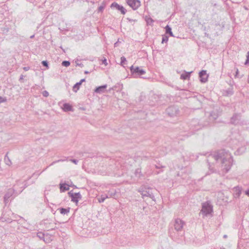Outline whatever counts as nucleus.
Returning <instances> with one entry per match:
<instances>
[{
	"label": "nucleus",
	"instance_id": "1",
	"mask_svg": "<svg viewBox=\"0 0 249 249\" xmlns=\"http://www.w3.org/2000/svg\"><path fill=\"white\" fill-rule=\"evenodd\" d=\"M213 160L218 166H221V170L224 173H227L232 165V159L231 154L224 149H222L210 154L207 161L210 165V161Z\"/></svg>",
	"mask_w": 249,
	"mask_h": 249
},
{
	"label": "nucleus",
	"instance_id": "2",
	"mask_svg": "<svg viewBox=\"0 0 249 249\" xmlns=\"http://www.w3.org/2000/svg\"><path fill=\"white\" fill-rule=\"evenodd\" d=\"M184 222L181 219L177 218L175 220L174 228H170L169 230V236L174 239L178 238L180 236L183 235V227Z\"/></svg>",
	"mask_w": 249,
	"mask_h": 249
},
{
	"label": "nucleus",
	"instance_id": "3",
	"mask_svg": "<svg viewBox=\"0 0 249 249\" xmlns=\"http://www.w3.org/2000/svg\"><path fill=\"white\" fill-rule=\"evenodd\" d=\"M26 186V182L25 181L22 180L17 181L13 186V189L15 191V196L20 194Z\"/></svg>",
	"mask_w": 249,
	"mask_h": 249
},
{
	"label": "nucleus",
	"instance_id": "4",
	"mask_svg": "<svg viewBox=\"0 0 249 249\" xmlns=\"http://www.w3.org/2000/svg\"><path fill=\"white\" fill-rule=\"evenodd\" d=\"M139 192L141 193L142 198L147 196L151 198L153 200L155 201V196L151 189L148 188L146 190L144 187H142L139 189Z\"/></svg>",
	"mask_w": 249,
	"mask_h": 249
},
{
	"label": "nucleus",
	"instance_id": "5",
	"mask_svg": "<svg viewBox=\"0 0 249 249\" xmlns=\"http://www.w3.org/2000/svg\"><path fill=\"white\" fill-rule=\"evenodd\" d=\"M130 70L134 77H137L138 76H140L145 73V71L143 69H140L139 67L134 68L133 66H132L130 68Z\"/></svg>",
	"mask_w": 249,
	"mask_h": 249
},
{
	"label": "nucleus",
	"instance_id": "6",
	"mask_svg": "<svg viewBox=\"0 0 249 249\" xmlns=\"http://www.w3.org/2000/svg\"><path fill=\"white\" fill-rule=\"evenodd\" d=\"M69 196L71 198V201L78 205V201L82 198V196L80 193H73L72 191L68 193Z\"/></svg>",
	"mask_w": 249,
	"mask_h": 249
},
{
	"label": "nucleus",
	"instance_id": "7",
	"mask_svg": "<svg viewBox=\"0 0 249 249\" xmlns=\"http://www.w3.org/2000/svg\"><path fill=\"white\" fill-rule=\"evenodd\" d=\"M213 212L212 206L208 203H204L202 204L201 212L205 215L210 214Z\"/></svg>",
	"mask_w": 249,
	"mask_h": 249
},
{
	"label": "nucleus",
	"instance_id": "8",
	"mask_svg": "<svg viewBox=\"0 0 249 249\" xmlns=\"http://www.w3.org/2000/svg\"><path fill=\"white\" fill-rule=\"evenodd\" d=\"M127 3L133 10L137 9L141 5L140 1L139 0H127Z\"/></svg>",
	"mask_w": 249,
	"mask_h": 249
},
{
	"label": "nucleus",
	"instance_id": "9",
	"mask_svg": "<svg viewBox=\"0 0 249 249\" xmlns=\"http://www.w3.org/2000/svg\"><path fill=\"white\" fill-rule=\"evenodd\" d=\"M166 111L170 116H173L178 113V110L176 107L172 106L167 108Z\"/></svg>",
	"mask_w": 249,
	"mask_h": 249
},
{
	"label": "nucleus",
	"instance_id": "10",
	"mask_svg": "<svg viewBox=\"0 0 249 249\" xmlns=\"http://www.w3.org/2000/svg\"><path fill=\"white\" fill-rule=\"evenodd\" d=\"M15 194V191L13 189H9L8 190V192L5 195L4 197V201L5 203H7L9 201V199L12 196Z\"/></svg>",
	"mask_w": 249,
	"mask_h": 249
},
{
	"label": "nucleus",
	"instance_id": "11",
	"mask_svg": "<svg viewBox=\"0 0 249 249\" xmlns=\"http://www.w3.org/2000/svg\"><path fill=\"white\" fill-rule=\"evenodd\" d=\"M111 8H115L118 10L120 11L122 14H125L126 13V10L124 8L116 2H113L111 5Z\"/></svg>",
	"mask_w": 249,
	"mask_h": 249
},
{
	"label": "nucleus",
	"instance_id": "12",
	"mask_svg": "<svg viewBox=\"0 0 249 249\" xmlns=\"http://www.w3.org/2000/svg\"><path fill=\"white\" fill-rule=\"evenodd\" d=\"M200 81L201 83H205L207 81L208 76L206 74V71L202 70L199 73Z\"/></svg>",
	"mask_w": 249,
	"mask_h": 249
},
{
	"label": "nucleus",
	"instance_id": "13",
	"mask_svg": "<svg viewBox=\"0 0 249 249\" xmlns=\"http://www.w3.org/2000/svg\"><path fill=\"white\" fill-rule=\"evenodd\" d=\"M241 116L239 114H235L231 118V122L234 124H237L239 123Z\"/></svg>",
	"mask_w": 249,
	"mask_h": 249
},
{
	"label": "nucleus",
	"instance_id": "14",
	"mask_svg": "<svg viewBox=\"0 0 249 249\" xmlns=\"http://www.w3.org/2000/svg\"><path fill=\"white\" fill-rule=\"evenodd\" d=\"M59 188L61 192H64L68 191L69 189V182L60 183L59 184Z\"/></svg>",
	"mask_w": 249,
	"mask_h": 249
},
{
	"label": "nucleus",
	"instance_id": "15",
	"mask_svg": "<svg viewBox=\"0 0 249 249\" xmlns=\"http://www.w3.org/2000/svg\"><path fill=\"white\" fill-rule=\"evenodd\" d=\"M107 87V85H102L99 86L94 89V92L97 93H104Z\"/></svg>",
	"mask_w": 249,
	"mask_h": 249
},
{
	"label": "nucleus",
	"instance_id": "16",
	"mask_svg": "<svg viewBox=\"0 0 249 249\" xmlns=\"http://www.w3.org/2000/svg\"><path fill=\"white\" fill-rule=\"evenodd\" d=\"M53 240V237L52 236L49 234L48 233H47L45 234V237L44 239V242L46 243H49Z\"/></svg>",
	"mask_w": 249,
	"mask_h": 249
},
{
	"label": "nucleus",
	"instance_id": "17",
	"mask_svg": "<svg viewBox=\"0 0 249 249\" xmlns=\"http://www.w3.org/2000/svg\"><path fill=\"white\" fill-rule=\"evenodd\" d=\"M60 213L62 214H67L69 213L70 211V208L68 207L67 208H60L58 209Z\"/></svg>",
	"mask_w": 249,
	"mask_h": 249
},
{
	"label": "nucleus",
	"instance_id": "18",
	"mask_svg": "<svg viewBox=\"0 0 249 249\" xmlns=\"http://www.w3.org/2000/svg\"><path fill=\"white\" fill-rule=\"evenodd\" d=\"M165 33L171 36H174L172 32L171 28L169 25H166L165 27Z\"/></svg>",
	"mask_w": 249,
	"mask_h": 249
},
{
	"label": "nucleus",
	"instance_id": "19",
	"mask_svg": "<svg viewBox=\"0 0 249 249\" xmlns=\"http://www.w3.org/2000/svg\"><path fill=\"white\" fill-rule=\"evenodd\" d=\"M72 109V107H71V106L68 104V103H65L64 105H63V109L64 110V111H71Z\"/></svg>",
	"mask_w": 249,
	"mask_h": 249
},
{
	"label": "nucleus",
	"instance_id": "20",
	"mask_svg": "<svg viewBox=\"0 0 249 249\" xmlns=\"http://www.w3.org/2000/svg\"><path fill=\"white\" fill-rule=\"evenodd\" d=\"M4 160L5 163L7 165L10 166L11 165L12 162H11V160H10L9 158L8 157V156H7V154L5 156Z\"/></svg>",
	"mask_w": 249,
	"mask_h": 249
},
{
	"label": "nucleus",
	"instance_id": "21",
	"mask_svg": "<svg viewBox=\"0 0 249 249\" xmlns=\"http://www.w3.org/2000/svg\"><path fill=\"white\" fill-rule=\"evenodd\" d=\"M192 72H186V73L185 74H182L181 75H180V78L182 79H186L190 77V73H191Z\"/></svg>",
	"mask_w": 249,
	"mask_h": 249
},
{
	"label": "nucleus",
	"instance_id": "22",
	"mask_svg": "<svg viewBox=\"0 0 249 249\" xmlns=\"http://www.w3.org/2000/svg\"><path fill=\"white\" fill-rule=\"evenodd\" d=\"M107 198V196L105 195H102L99 198H98V201L100 203L103 202Z\"/></svg>",
	"mask_w": 249,
	"mask_h": 249
},
{
	"label": "nucleus",
	"instance_id": "23",
	"mask_svg": "<svg viewBox=\"0 0 249 249\" xmlns=\"http://www.w3.org/2000/svg\"><path fill=\"white\" fill-rule=\"evenodd\" d=\"M115 195H116V192L115 191H108L107 194H106V195L107 196V198H110V197H114Z\"/></svg>",
	"mask_w": 249,
	"mask_h": 249
},
{
	"label": "nucleus",
	"instance_id": "24",
	"mask_svg": "<svg viewBox=\"0 0 249 249\" xmlns=\"http://www.w3.org/2000/svg\"><path fill=\"white\" fill-rule=\"evenodd\" d=\"M81 84L80 83H76L73 87V91L75 92H76L77 90L79 89L80 86Z\"/></svg>",
	"mask_w": 249,
	"mask_h": 249
},
{
	"label": "nucleus",
	"instance_id": "25",
	"mask_svg": "<svg viewBox=\"0 0 249 249\" xmlns=\"http://www.w3.org/2000/svg\"><path fill=\"white\" fill-rule=\"evenodd\" d=\"M37 236L41 240H43L44 241V239L45 237V233L42 232H38L37 233Z\"/></svg>",
	"mask_w": 249,
	"mask_h": 249
},
{
	"label": "nucleus",
	"instance_id": "26",
	"mask_svg": "<svg viewBox=\"0 0 249 249\" xmlns=\"http://www.w3.org/2000/svg\"><path fill=\"white\" fill-rule=\"evenodd\" d=\"M121 65L124 66V65L125 64V62L126 61V58L124 56H122L121 57Z\"/></svg>",
	"mask_w": 249,
	"mask_h": 249
},
{
	"label": "nucleus",
	"instance_id": "27",
	"mask_svg": "<svg viewBox=\"0 0 249 249\" xmlns=\"http://www.w3.org/2000/svg\"><path fill=\"white\" fill-rule=\"evenodd\" d=\"M70 62L69 61H63L62 63V65L64 67H68L70 65Z\"/></svg>",
	"mask_w": 249,
	"mask_h": 249
},
{
	"label": "nucleus",
	"instance_id": "28",
	"mask_svg": "<svg viewBox=\"0 0 249 249\" xmlns=\"http://www.w3.org/2000/svg\"><path fill=\"white\" fill-rule=\"evenodd\" d=\"M67 159L68 158H65V159H60V160H56V161H54L50 165H52L53 164H54V163H57V162H62V161H66L67 160Z\"/></svg>",
	"mask_w": 249,
	"mask_h": 249
},
{
	"label": "nucleus",
	"instance_id": "29",
	"mask_svg": "<svg viewBox=\"0 0 249 249\" xmlns=\"http://www.w3.org/2000/svg\"><path fill=\"white\" fill-rule=\"evenodd\" d=\"M168 40V37L166 36H163L162 37V41L161 43H163L164 42L166 43Z\"/></svg>",
	"mask_w": 249,
	"mask_h": 249
},
{
	"label": "nucleus",
	"instance_id": "30",
	"mask_svg": "<svg viewBox=\"0 0 249 249\" xmlns=\"http://www.w3.org/2000/svg\"><path fill=\"white\" fill-rule=\"evenodd\" d=\"M226 93H224L226 95H231L233 94V91L231 89H229L228 90H226Z\"/></svg>",
	"mask_w": 249,
	"mask_h": 249
},
{
	"label": "nucleus",
	"instance_id": "31",
	"mask_svg": "<svg viewBox=\"0 0 249 249\" xmlns=\"http://www.w3.org/2000/svg\"><path fill=\"white\" fill-rule=\"evenodd\" d=\"M246 57L247 59L245 62V65H247L249 63V51L247 53Z\"/></svg>",
	"mask_w": 249,
	"mask_h": 249
},
{
	"label": "nucleus",
	"instance_id": "32",
	"mask_svg": "<svg viewBox=\"0 0 249 249\" xmlns=\"http://www.w3.org/2000/svg\"><path fill=\"white\" fill-rule=\"evenodd\" d=\"M41 63L43 66L48 67V62L47 61H42Z\"/></svg>",
	"mask_w": 249,
	"mask_h": 249
},
{
	"label": "nucleus",
	"instance_id": "33",
	"mask_svg": "<svg viewBox=\"0 0 249 249\" xmlns=\"http://www.w3.org/2000/svg\"><path fill=\"white\" fill-rule=\"evenodd\" d=\"M6 101V99L5 98H3L0 96V103H2Z\"/></svg>",
	"mask_w": 249,
	"mask_h": 249
},
{
	"label": "nucleus",
	"instance_id": "34",
	"mask_svg": "<svg viewBox=\"0 0 249 249\" xmlns=\"http://www.w3.org/2000/svg\"><path fill=\"white\" fill-rule=\"evenodd\" d=\"M70 161L74 163L75 164H77L78 162V160L75 159H71Z\"/></svg>",
	"mask_w": 249,
	"mask_h": 249
},
{
	"label": "nucleus",
	"instance_id": "35",
	"mask_svg": "<svg viewBox=\"0 0 249 249\" xmlns=\"http://www.w3.org/2000/svg\"><path fill=\"white\" fill-rule=\"evenodd\" d=\"M184 172H185L187 173L188 174L191 173V170L189 168H185L184 169Z\"/></svg>",
	"mask_w": 249,
	"mask_h": 249
},
{
	"label": "nucleus",
	"instance_id": "36",
	"mask_svg": "<svg viewBox=\"0 0 249 249\" xmlns=\"http://www.w3.org/2000/svg\"><path fill=\"white\" fill-rule=\"evenodd\" d=\"M43 95L45 97H47L49 95V93L45 90L43 92Z\"/></svg>",
	"mask_w": 249,
	"mask_h": 249
},
{
	"label": "nucleus",
	"instance_id": "37",
	"mask_svg": "<svg viewBox=\"0 0 249 249\" xmlns=\"http://www.w3.org/2000/svg\"><path fill=\"white\" fill-rule=\"evenodd\" d=\"M102 63L103 64H105V66L107 65V60L106 58H104L102 60Z\"/></svg>",
	"mask_w": 249,
	"mask_h": 249
},
{
	"label": "nucleus",
	"instance_id": "38",
	"mask_svg": "<svg viewBox=\"0 0 249 249\" xmlns=\"http://www.w3.org/2000/svg\"><path fill=\"white\" fill-rule=\"evenodd\" d=\"M141 173V169H137L135 171V174L137 175L138 174Z\"/></svg>",
	"mask_w": 249,
	"mask_h": 249
},
{
	"label": "nucleus",
	"instance_id": "39",
	"mask_svg": "<svg viewBox=\"0 0 249 249\" xmlns=\"http://www.w3.org/2000/svg\"><path fill=\"white\" fill-rule=\"evenodd\" d=\"M104 9V6H99V8H98V11H99V12H101V11H102V10H103Z\"/></svg>",
	"mask_w": 249,
	"mask_h": 249
},
{
	"label": "nucleus",
	"instance_id": "40",
	"mask_svg": "<svg viewBox=\"0 0 249 249\" xmlns=\"http://www.w3.org/2000/svg\"><path fill=\"white\" fill-rule=\"evenodd\" d=\"M235 69L236 70L235 76V77H237V75H238V73H239V71H238V69L237 68H235Z\"/></svg>",
	"mask_w": 249,
	"mask_h": 249
},
{
	"label": "nucleus",
	"instance_id": "41",
	"mask_svg": "<svg viewBox=\"0 0 249 249\" xmlns=\"http://www.w3.org/2000/svg\"><path fill=\"white\" fill-rule=\"evenodd\" d=\"M241 193V192L240 190H238V192H237V193L236 194V195L237 196H239L240 194Z\"/></svg>",
	"mask_w": 249,
	"mask_h": 249
},
{
	"label": "nucleus",
	"instance_id": "42",
	"mask_svg": "<svg viewBox=\"0 0 249 249\" xmlns=\"http://www.w3.org/2000/svg\"><path fill=\"white\" fill-rule=\"evenodd\" d=\"M29 69H30V67H24L23 68V70L25 71H28Z\"/></svg>",
	"mask_w": 249,
	"mask_h": 249
},
{
	"label": "nucleus",
	"instance_id": "43",
	"mask_svg": "<svg viewBox=\"0 0 249 249\" xmlns=\"http://www.w3.org/2000/svg\"><path fill=\"white\" fill-rule=\"evenodd\" d=\"M146 21H147V22L148 23H149V22H150V21H151V22H153V19H152V18H148V19L146 20Z\"/></svg>",
	"mask_w": 249,
	"mask_h": 249
},
{
	"label": "nucleus",
	"instance_id": "44",
	"mask_svg": "<svg viewBox=\"0 0 249 249\" xmlns=\"http://www.w3.org/2000/svg\"><path fill=\"white\" fill-rule=\"evenodd\" d=\"M70 186H73V187H75V188L76 187V186H75V185L72 184L71 182L69 183V187H70Z\"/></svg>",
	"mask_w": 249,
	"mask_h": 249
},
{
	"label": "nucleus",
	"instance_id": "45",
	"mask_svg": "<svg viewBox=\"0 0 249 249\" xmlns=\"http://www.w3.org/2000/svg\"><path fill=\"white\" fill-rule=\"evenodd\" d=\"M245 194L249 196V189L245 191Z\"/></svg>",
	"mask_w": 249,
	"mask_h": 249
},
{
	"label": "nucleus",
	"instance_id": "46",
	"mask_svg": "<svg viewBox=\"0 0 249 249\" xmlns=\"http://www.w3.org/2000/svg\"><path fill=\"white\" fill-rule=\"evenodd\" d=\"M84 81H85V79H81V80L79 82V83H80V84L81 85V84H82V83L83 82H84Z\"/></svg>",
	"mask_w": 249,
	"mask_h": 249
},
{
	"label": "nucleus",
	"instance_id": "47",
	"mask_svg": "<svg viewBox=\"0 0 249 249\" xmlns=\"http://www.w3.org/2000/svg\"><path fill=\"white\" fill-rule=\"evenodd\" d=\"M243 149H244V148H241L239 149L236 151V152H237V153H239V151H240L241 150Z\"/></svg>",
	"mask_w": 249,
	"mask_h": 249
},
{
	"label": "nucleus",
	"instance_id": "48",
	"mask_svg": "<svg viewBox=\"0 0 249 249\" xmlns=\"http://www.w3.org/2000/svg\"><path fill=\"white\" fill-rule=\"evenodd\" d=\"M23 76L22 75H21L20 77V78H19V81H20L21 80L23 79Z\"/></svg>",
	"mask_w": 249,
	"mask_h": 249
},
{
	"label": "nucleus",
	"instance_id": "49",
	"mask_svg": "<svg viewBox=\"0 0 249 249\" xmlns=\"http://www.w3.org/2000/svg\"><path fill=\"white\" fill-rule=\"evenodd\" d=\"M209 169L211 171V172H214V171L213 170V169L211 168V166H210L209 167Z\"/></svg>",
	"mask_w": 249,
	"mask_h": 249
},
{
	"label": "nucleus",
	"instance_id": "50",
	"mask_svg": "<svg viewBox=\"0 0 249 249\" xmlns=\"http://www.w3.org/2000/svg\"><path fill=\"white\" fill-rule=\"evenodd\" d=\"M77 65L81 67H82L83 66V65L82 63L77 64Z\"/></svg>",
	"mask_w": 249,
	"mask_h": 249
},
{
	"label": "nucleus",
	"instance_id": "51",
	"mask_svg": "<svg viewBox=\"0 0 249 249\" xmlns=\"http://www.w3.org/2000/svg\"><path fill=\"white\" fill-rule=\"evenodd\" d=\"M223 237H224V238H226L227 237V235H224L223 236Z\"/></svg>",
	"mask_w": 249,
	"mask_h": 249
},
{
	"label": "nucleus",
	"instance_id": "52",
	"mask_svg": "<svg viewBox=\"0 0 249 249\" xmlns=\"http://www.w3.org/2000/svg\"><path fill=\"white\" fill-rule=\"evenodd\" d=\"M217 117V115H215L213 118V119H216Z\"/></svg>",
	"mask_w": 249,
	"mask_h": 249
},
{
	"label": "nucleus",
	"instance_id": "53",
	"mask_svg": "<svg viewBox=\"0 0 249 249\" xmlns=\"http://www.w3.org/2000/svg\"><path fill=\"white\" fill-rule=\"evenodd\" d=\"M34 37V35L31 36L30 38H33Z\"/></svg>",
	"mask_w": 249,
	"mask_h": 249
},
{
	"label": "nucleus",
	"instance_id": "54",
	"mask_svg": "<svg viewBox=\"0 0 249 249\" xmlns=\"http://www.w3.org/2000/svg\"><path fill=\"white\" fill-rule=\"evenodd\" d=\"M85 73H86V74H87V73H89V71H85Z\"/></svg>",
	"mask_w": 249,
	"mask_h": 249
},
{
	"label": "nucleus",
	"instance_id": "55",
	"mask_svg": "<svg viewBox=\"0 0 249 249\" xmlns=\"http://www.w3.org/2000/svg\"><path fill=\"white\" fill-rule=\"evenodd\" d=\"M129 21H132V20L127 18Z\"/></svg>",
	"mask_w": 249,
	"mask_h": 249
},
{
	"label": "nucleus",
	"instance_id": "56",
	"mask_svg": "<svg viewBox=\"0 0 249 249\" xmlns=\"http://www.w3.org/2000/svg\"><path fill=\"white\" fill-rule=\"evenodd\" d=\"M156 167L157 168H159V167L158 166H157V165L156 166Z\"/></svg>",
	"mask_w": 249,
	"mask_h": 249
},
{
	"label": "nucleus",
	"instance_id": "57",
	"mask_svg": "<svg viewBox=\"0 0 249 249\" xmlns=\"http://www.w3.org/2000/svg\"><path fill=\"white\" fill-rule=\"evenodd\" d=\"M220 249H225V248H220Z\"/></svg>",
	"mask_w": 249,
	"mask_h": 249
}]
</instances>
